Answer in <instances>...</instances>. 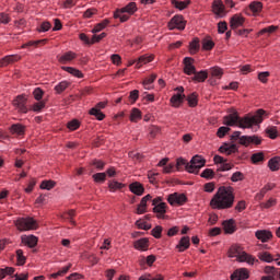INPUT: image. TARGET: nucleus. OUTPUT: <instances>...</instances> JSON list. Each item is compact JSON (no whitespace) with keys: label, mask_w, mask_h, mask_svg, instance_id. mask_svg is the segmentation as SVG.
<instances>
[{"label":"nucleus","mask_w":280,"mask_h":280,"mask_svg":"<svg viewBox=\"0 0 280 280\" xmlns=\"http://www.w3.org/2000/svg\"><path fill=\"white\" fill-rule=\"evenodd\" d=\"M235 205V188L232 186H220L210 200V208L214 211H226Z\"/></svg>","instance_id":"nucleus-1"},{"label":"nucleus","mask_w":280,"mask_h":280,"mask_svg":"<svg viewBox=\"0 0 280 280\" xmlns=\"http://www.w3.org/2000/svg\"><path fill=\"white\" fill-rule=\"evenodd\" d=\"M264 117H266V110L262 108L257 109L253 116L250 114L243 117L238 116L237 128L246 130L253 128V126H259L264 122Z\"/></svg>","instance_id":"nucleus-2"},{"label":"nucleus","mask_w":280,"mask_h":280,"mask_svg":"<svg viewBox=\"0 0 280 280\" xmlns=\"http://www.w3.org/2000/svg\"><path fill=\"white\" fill-rule=\"evenodd\" d=\"M138 10L137 2H129L127 5L114 11V19H119L121 23H126L130 21V16L135 15Z\"/></svg>","instance_id":"nucleus-3"},{"label":"nucleus","mask_w":280,"mask_h":280,"mask_svg":"<svg viewBox=\"0 0 280 280\" xmlns=\"http://www.w3.org/2000/svg\"><path fill=\"white\" fill-rule=\"evenodd\" d=\"M14 225L21 233L25 231H36L38 229V222L32 217L18 218L14 221Z\"/></svg>","instance_id":"nucleus-4"},{"label":"nucleus","mask_w":280,"mask_h":280,"mask_svg":"<svg viewBox=\"0 0 280 280\" xmlns=\"http://www.w3.org/2000/svg\"><path fill=\"white\" fill-rule=\"evenodd\" d=\"M205 165H207V160H205L202 155H195L190 160V164L186 165V171H188L189 174H198Z\"/></svg>","instance_id":"nucleus-5"},{"label":"nucleus","mask_w":280,"mask_h":280,"mask_svg":"<svg viewBox=\"0 0 280 280\" xmlns=\"http://www.w3.org/2000/svg\"><path fill=\"white\" fill-rule=\"evenodd\" d=\"M153 213H156L158 220H163L167 213V203L163 202V197H155L152 200Z\"/></svg>","instance_id":"nucleus-6"},{"label":"nucleus","mask_w":280,"mask_h":280,"mask_svg":"<svg viewBox=\"0 0 280 280\" xmlns=\"http://www.w3.org/2000/svg\"><path fill=\"white\" fill-rule=\"evenodd\" d=\"M166 200L171 207H183V205H187L188 198L185 194L173 192L167 196Z\"/></svg>","instance_id":"nucleus-7"},{"label":"nucleus","mask_w":280,"mask_h":280,"mask_svg":"<svg viewBox=\"0 0 280 280\" xmlns=\"http://www.w3.org/2000/svg\"><path fill=\"white\" fill-rule=\"evenodd\" d=\"M185 27H187V21H185L183 15H175L167 23V28L170 31L178 30L179 32H183Z\"/></svg>","instance_id":"nucleus-8"},{"label":"nucleus","mask_w":280,"mask_h":280,"mask_svg":"<svg viewBox=\"0 0 280 280\" xmlns=\"http://www.w3.org/2000/svg\"><path fill=\"white\" fill-rule=\"evenodd\" d=\"M211 12L215 19H224L226 16V7L222 0H213L211 5Z\"/></svg>","instance_id":"nucleus-9"},{"label":"nucleus","mask_w":280,"mask_h":280,"mask_svg":"<svg viewBox=\"0 0 280 280\" xmlns=\"http://www.w3.org/2000/svg\"><path fill=\"white\" fill-rule=\"evenodd\" d=\"M175 91H178L179 93L174 94L170 98V103L173 108H180V106L183 105V102H185V88L177 86L175 88Z\"/></svg>","instance_id":"nucleus-10"},{"label":"nucleus","mask_w":280,"mask_h":280,"mask_svg":"<svg viewBox=\"0 0 280 280\" xmlns=\"http://www.w3.org/2000/svg\"><path fill=\"white\" fill-rule=\"evenodd\" d=\"M15 110H18V113H23V114H27L28 109H27V97H25V94H20L18 95L13 102H12Z\"/></svg>","instance_id":"nucleus-11"},{"label":"nucleus","mask_w":280,"mask_h":280,"mask_svg":"<svg viewBox=\"0 0 280 280\" xmlns=\"http://www.w3.org/2000/svg\"><path fill=\"white\" fill-rule=\"evenodd\" d=\"M240 121V113L236 112L235 108H232L230 110V114L223 117V125L224 126H236L237 128V124Z\"/></svg>","instance_id":"nucleus-12"},{"label":"nucleus","mask_w":280,"mask_h":280,"mask_svg":"<svg viewBox=\"0 0 280 280\" xmlns=\"http://www.w3.org/2000/svg\"><path fill=\"white\" fill-rule=\"evenodd\" d=\"M240 145H244V148H248V145H261V138L259 136H242L238 141Z\"/></svg>","instance_id":"nucleus-13"},{"label":"nucleus","mask_w":280,"mask_h":280,"mask_svg":"<svg viewBox=\"0 0 280 280\" xmlns=\"http://www.w3.org/2000/svg\"><path fill=\"white\" fill-rule=\"evenodd\" d=\"M244 23H246V18L244 15L236 13L230 19V27L235 31L238 27H244Z\"/></svg>","instance_id":"nucleus-14"},{"label":"nucleus","mask_w":280,"mask_h":280,"mask_svg":"<svg viewBox=\"0 0 280 280\" xmlns=\"http://www.w3.org/2000/svg\"><path fill=\"white\" fill-rule=\"evenodd\" d=\"M194 62H196L194 60V58L191 57H185L183 60V65H184V73L185 75H194V73H196V66H194Z\"/></svg>","instance_id":"nucleus-15"},{"label":"nucleus","mask_w":280,"mask_h":280,"mask_svg":"<svg viewBox=\"0 0 280 280\" xmlns=\"http://www.w3.org/2000/svg\"><path fill=\"white\" fill-rule=\"evenodd\" d=\"M21 244H23V246H27V248H36V246H38V237L34 234L22 235Z\"/></svg>","instance_id":"nucleus-16"},{"label":"nucleus","mask_w":280,"mask_h":280,"mask_svg":"<svg viewBox=\"0 0 280 280\" xmlns=\"http://www.w3.org/2000/svg\"><path fill=\"white\" fill-rule=\"evenodd\" d=\"M133 248L140 250V253H145L150 250V238L142 237L133 242Z\"/></svg>","instance_id":"nucleus-17"},{"label":"nucleus","mask_w":280,"mask_h":280,"mask_svg":"<svg viewBox=\"0 0 280 280\" xmlns=\"http://www.w3.org/2000/svg\"><path fill=\"white\" fill-rule=\"evenodd\" d=\"M22 59L21 55H8L0 59V68L9 67V65H14L15 62H20Z\"/></svg>","instance_id":"nucleus-18"},{"label":"nucleus","mask_w":280,"mask_h":280,"mask_svg":"<svg viewBox=\"0 0 280 280\" xmlns=\"http://www.w3.org/2000/svg\"><path fill=\"white\" fill-rule=\"evenodd\" d=\"M219 152L221 154H225V156H231V154H237V152H240V149H237V144H235V143H233V144L223 143L219 148Z\"/></svg>","instance_id":"nucleus-19"},{"label":"nucleus","mask_w":280,"mask_h":280,"mask_svg":"<svg viewBox=\"0 0 280 280\" xmlns=\"http://www.w3.org/2000/svg\"><path fill=\"white\" fill-rule=\"evenodd\" d=\"M222 226L225 235H233L237 231V224L234 219L224 220Z\"/></svg>","instance_id":"nucleus-20"},{"label":"nucleus","mask_w":280,"mask_h":280,"mask_svg":"<svg viewBox=\"0 0 280 280\" xmlns=\"http://www.w3.org/2000/svg\"><path fill=\"white\" fill-rule=\"evenodd\" d=\"M75 58H78V54L74 51H67L63 55L57 57V60L59 62V65H69V62H73V60H75Z\"/></svg>","instance_id":"nucleus-21"},{"label":"nucleus","mask_w":280,"mask_h":280,"mask_svg":"<svg viewBox=\"0 0 280 280\" xmlns=\"http://www.w3.org/2000/svg\"><path fill=\"white\" fill-rule=\"evenodd\" d=\"M249 277H250V271H248L247 268H240V269H236L231 275V280H246V279H249Z\"/></svg>","instance_id":"nucleus-22"},{"label":"nucleus","mask_w":280,"mask_h":280,"mask_svg":"<svg viewBox=\"0 0 280 280\" xmlns=\"http://www.w3.org/2000/svg\"><path fill=\"white\" fill-rule=\"evenodd\" d=\"M149 200H152V195H145L140 203L137 207V215H143V213H148V202Z\"/></svg>","instance_id":"nucleus-23"},{"label":"nucleus","mask_w":280,"mask_h":280,"mask_svg":"<svg viewBox=\"0 0 280 280\" xmlns=\"http://www.w3.org/2000/svg\"><path fill=\"white\" fill-rule=\"evenodd\" d=\"M194 77H191V82H194L195 84H200L202 82H207V79L209 78V71L207 70H200L195 71V73L192 74Z\"/></svg>","instance_id":"nucleus-24"},{"label":"nucleus","mask_w":280,"mask_h":280,"mask_svg":"<svg viewBox=\"0 0 280 280\" xmlns=\"http://www.w3.org/2000/svg\"><path fill=\"white\" fill-rule=\"evenodd\" d=\"M236 261L240 264H248L249 266H255V261H257V258H255L253 255L246 253L245 250L241 252V255L238 258H236Z\"/></svg>","instance_id":"nucleus-25"},{"label":"nucleus","mask_w":280,"mask_h":280,"mask_svg":"<svg viewBox=\"0 0 280 280\" xmlns=\"http://www.w3.org/2000/svg\"><path fill=\"white\" fill-rule=\"evenodd\" d=\"M129 191L135 196H143L145 194V187L140 182H133L129 184Z\"/></svg>","instance_id":"nucleus-26"},{"label":"nucleus","mask_w":280,"mask_h":280,"mask_svg":"<svg viewBox=\"0 0 280 280\" xmlns=\"http://www.w3.org/2000/svg\"><path fill=\"white\" fill-rule=\"evenodd\" d=\"M255 237H257L262 244L270 242L272 238V232L270 230H258L255 232Z\"/></svg>","instance_id":"nucleus-27"},{"label":"nucleus","mask_w":280,"mask_h":280,"mask_svg":"<svg viewBox=\"0 0 280 280\" xmlns=\"http://www.w3.org/2000/svg\"><path fill=\"white\" fill-rule=\"evenodd\" d=\"M253 16H259L264 11V3L260 1H252L248 5Z\"/></svg>","instance_id":"nucleus-28"},{"label":"nucleus","mask_w":280,"mask_h":280,"mask_svg":"<svg viewBox=\"0 0 280 280\" xmlns=\"http://www.w3.org/2000/svg\"><path fill=\"white\" fill-rule=\"evenodd\" d=\"M243 250H244V247H242L240 244H234L229 248L228 257H230V259H233L235 257L236 259H238Z\"/></svg>","instance_id":"nucleus-29"},{"label":"nucleus","mask_w":280,"mask_h":280,"mask_svg":"<svg viewBox=\"0 0 280 280\" xmlns=\"http://www.w3.org/2000/svg\"><path fill=\"white\" fill-rule=\"evenodd\" d=\"M189 246H191L189 236H183L175 248L178 253H185V250H188Z\"/></svg>","instance_id":"nucleus-30"},{"label":"nucleus","mask_w":280,"mask_h":280,"mask_svg":"<svg viewBox=\"0 0 280 280\" xmlns=\"http://www.w3.org/2000/svg\"><path fill=\"white\" fill-rule=\"evenodd\" d=\"M154 60V54H144L137 59L136 69H141L143 65H148Z\"/></svg>","instance_id":"nucleus-31"},{"label":"nucleus","mask_w":280,"mask_h":280,"mask_svg":"<svg viewBox=\"0 0 280 280\" xmlns=\"http://www.w3.org/2000/svg\"><path fill=\"white\" fill-rule=\"evenodd\" d=\"M258 259H260V261H265L266 264H272V261L280 260V254H278L277 258H275L269 252H262L258 255Z\"/></svg>","instance_id":"nucleus-32"},{"label":"nucleus","mask_w":280,"mask_h":280,"mask_svg":"<svg viewBox=\"0 0 280 280\" xmlns=\"http://www.w3.org/2000/svg\"><path fill=\"white\" fill-rule=\"evenodd\" d=\"M267 166L269 167L270 172H279V170H280V156L276 155V156L271 158L268 161Z\"/></svg>","instance_id":"nucleus-33"},{"label":"nucleus","mask_w":280,"mask_h":280,"mask_svg":"<svg viewBox=\"0 0 280 280\" xmlns=\"http://www.w3.org/2000/svg\"><path fill=\"white\" fill-rule=\"evenodd\" d=\"M9 131L12 135H18V137H23L25 135V126L22 124H13L10 128Z\"/></svg>","instance_id":"nucleus-34"},{"label":"nucleus","mask_w":280,"mask_h":280,"mask_svg":"<svg viewBox=\"0 0 280 280\" xmlns=\"http://www.w3.org/2000/svg\"><path fill=\"white\" fill-rule=\"evenodd\" d=\"M189 54L191 56H196L198 51H200V38L195 37L190 43H189Z\"/></svg>","instance_id":"nucleus-35"},{"label":"nucleus","mask_w":280,"mask_h":280,"mask_svg":"<svg viewBox=\"0 0 280 280\" xmlns=\"http://www.w3.org/2000/svg\"><path fill=\"white\" fill-rule=\"evenodd\" d=\"M61 69L62 71L70 73V75H73V78H79V79L84 78V73H82L78 68L62 66Z\"/></svg>","instance_id":"nucleus-36"},{"label":"nucleus","mask_w":280,"mask_h":280,"mask_svg":"<svg viewBox=\"0 0 280 280\" xmlns=\"http://www.w3.org/2000/svg\"><path fill=\"white\" fill-rule=\"evenodd\" d=\"M15 257H16V266H25L27 264V256H25V253L23 249L15 250Z\"/></svg>","instance_id":"nucleus-37"},{"label":"nucleus","mask_w":280,"mask_h":280,"mask_svg":"<svg viewBox=\"0 0 280 280\" xmlns=\"http://www.w3.org/2000/svg\"><path fill=\"white\" fill-rule=\"evenodd\" d=\"M142 118V113L141 109L135 107L131 109L130 116H129V120L132 124H137L138 121H141Z\"/></svg>","instance_id":"nucleus-38"},{"label":"nucleus","mask_w":280,"mask_h":280,"mask_svg":"<svg viewBox=\"0 0 280 280\" xmlns=\"http://www.w3.org/2000/svg\"><path fill=\"white\" fill-rule=\"evenodd\" d=\"M72 264H68L66 267H62L59 271L55 273H50L48 277L49 279H58V277H65L69 270H71Z\"/></svg>","instance_id":"nucleus-39"},{"label":"nucleus","mask_w":280,"mask_h":280,"mask_svg":"<svg viewBox=\"0 0 280 280\" xmlns=\"http://www.w3.org/2000/svg\"><path fill=\"white\" fill-rule=\"evenodd\" d=\"M89 115H91L92 117H95L97 121H104L106 119V114H104L101 109H97L95 107H92L89 110Z\"/></svg>","instance_id":"nucleus-40"},{"label":"nucleus","mask_w":280,"mask_h":280,"mask_svg":"<svg viewBox=\"0 0 280 280\" xmlns=\"http://www.w3.org/2000/svg\"><path fill=\"white\" fill-rule=\"evenodd\" d=\"M189 108H196L198 106V92H192L186 97Z\"/></svg>","instance_id":"nucleus-41"},{"label":"nucleus","mask_w":280,"mask_h":280,"mask_svg":"<svg viewBox=\"0 0 280 280\" xmlns=\"http://www.w3.org/2000/svg\"><path fill=\"white\" fill-rule=\"evenodd\" d=\"M201 45H202L203 51H211V49H213V47H215V42H213V39H211V37H206L202 39Z\"/></svg>","instance_id":"nucleus-42"},{"label":"nucleus","mask_w":280,"mask_h":280,"mask_svg":"<svg viewBox=\"0 0 280 280\" xmlns=\"http://www.w3.org/2000/svg\"><path fill=\"white\" fill-rule=\"evenodd\" d=\"M210 75L212 78H217V80H222V75H224V69L219 66H214L210 68Z\"/></svg>","instance_id":"nucleus-43"},{"label":"nucleus","mask_w":280,"mask_h":280,"mask_svg":"<svg viewBox=\"0 0 280 280\" xmlns=\"http://www.w3.org/2000/svg\"><path fill=\"white\" fill-rule=\"evenodd\" d=\"M71 86V82L69 81H61L55 86V93L57 95H61V93H65V90Z\"/></svg>","instance_id":"nucleus-44"},{"label":"nucleus","mask_w":280,"mask_h":280,"mask_svg":"<svg viewBox=\"0 0 280 280\" xmlns=\"http://www.w3.org/2000/svg\"><path fill=\"white\" fill-rule=\"evenodd\" d=\"M110 25V21L108 19L103 20L101 23H97L94 28L92 30V34H97L102 32V30H106Z\"/></svg>","instance_id":"nucleus-45"},{"label":"nucleus","mask_w":280,"mask_h":280,"mask_svg":"<svg viewBox=\"0 0 280 280\" xmlns=\"http://www.w3.org/2000/svg\"><path fill=\"white\" fill-rule=\"evenodd\" d=\"M38 45H47V39L30 40L21 46V49H27V47H38Z\"/></svg>","instance_id":"nucleus-46"},{"label":"nucleus","mask_w":280,"mask_h":280,"mask_svg":"<svg viewBox=\"0 0 280 280\" xmlns=\"http://www.w3.org/2000/svg\"><path fill=\"white\" fill-rule=\"evenodd\" d=\"M124 187H126V184H124V183H119L117 180L108 182V189L112 192H115L119 189H124Z\"/></svg>","instance_id":"nucleus-47"},{"label":"nucleus","mask_w":280,"mask_h":280,"mask_svg":"<svg viewBox=\"0 0 280 280\" xmlns=\"http://www.w3.org/2000/svg\"><path fill=\"white\" fill-rule=\"evenodd\" d=\"M265 159H266V155L264 154V152H257V153L252 154L250 162L254 165H257L258 163H264Z\"/></svg>","instance_id":"nucleus-48"},{"label":"nucleus","mask_w":280,"mask_h":280,"mask_svg":"<svg viewBox=\"0 0 280 280\" xmlns=\"http://www.w3.org/2000/svg\"><path fill=\"white\" fill-rule=\"evenodd\" d=\"M14 272H15L14 267H5L0 269V280L5 279V277H12Z\"/></svg>","instance_id":"nucleus-49"},{"label":"nucleus","mask_w":280,"mask_h":280,"mask_svg":"<svg viewBox=\"0 0 280 280\" xmlns=\"http://www.w3.org/2000/svg\"><path fill=\"white\" fill-rule=\"evenodd\" d=\"M171 3L177 10H187V7H189L191 4V0L175 1V2H171Z\"/></svg>","instance_id":"nucleus-50"},{"label":"nucleus","mask_w":280,"mask_h":280,"mask_svg":"<svg viewBox=\"0 0 280 280\" xmlns=\"http://www.w3.org/2000/svg\"><path fill=\"white\" fill-rule=\"evenodd\" d=\"M277 30H279V26H276V25H270V26H267L262 30H260L258 33H257V36H264V34H275V32H277Z\"/></svg>","instance_id":"nucleus-51"},{"label":"nucleus","mask_w":280,"mask_h":280,"mask_svg":"<svg viewBox=\"0 0 280 280\" xmlns=\"http://www.w3.org/2000/svg\"><path fill=\"white\" fill-rule=\"evenodd\" d=\"M56 187V182L49 179V180H43L39 185V189H46L47 191H51Z\"/></svg>","instance_id":"nucleus-52"},{"label":"nucleus","mask_w":280,"mask_h":280,"mask_svg":"<svg viewBox=\"0 0 280 280\" xmlns=\"http://www.w3.org/2000/svg\"><path fill=\"white\" fill-rule=\"evenodd\" d=\"M90 165H92L98 172H102L106 167V162L102 160L94 159L91 161Z\"/></svg>","instance_id":"nucleus-53"},{"label":"nucleus","mask_w":280,"mask_h":280,"mask_svg":"<svg viewBox=\"0 0 280 280\" xmlns=\"http://www.w3.org/2000/svg\"><path fill=\"white\" fill-rule=\"evenodd\" d=\"M154 261H156V256L154 255H149L145 257H142L139 260L140 266L147 262V266L152 267L154 265Z\"/></svg>","instance_id":"nucleus-54"},{"label":"nucleus","mask_w":280,"mask_h":280,"mask_svg":"<svg viewBox=\"0 0 280 280\" xmlns=\"http://www.w3.org/2000/svg\"><path fill=\"white\" fill-rule=\"evenodd\" d=\"M158 75L156 73H152L150 77L145 78L143 81H142V84L144 86V89H147L148 91H150V84H154V81L156 80Z\"/></svg>","instance_id":"nucleus-55"},{"label":"nucleus","mask_w":280,"mask_h":280,"mask_svg":"<svg viewBox=\"0 0 280 280\" xmlns=\"http://www.w3.org/2000/svg\"><path fill=\"white\" fill-rule=\"evenodd\" d=\"M267 137H269V139H277L279 137V131L277 130V127L275 126H271V127H268L266 130H265Z\"/></svg>","instance_id":"nucleus-56"},{"label":"nucleus","mask_w":280,"mask_h":280,"mask_svg":"<svg viewBox=\"0 0 280 280\" xmlns=\"http://www.w3.org/2000/svg\"><path fill=\"white\" fill-rule=\"evenodd\" d=\"M151 235L155 240H161V237L163 236V226L156 225L155 228H153L151 230Z\"/></svg>","instance_id":"nucleus-57"},{"label":"nucleus","mask_w":280,"mask_h":280,"mask_svg":"<svg viewBox=\"0 0 280 280\" xmlns=\"http://www.w3.org/2000/svg\"><path fill=\"white\" fill-rule=\"evenodd\" d=\"M136 226L142 231H150L152 229V224L139 219L136 221Z\"/></svg>","instance_id":"nucleus-58"},{"label":"nucleus","mask_w":280,"mask_h":280,"mask_svg":"<svg viewBox=\"0 0 280 280\" xmlns=\"http://www.w3.org/2000/svg\"><path fill=\"white\" fill-rule=\"evenodd\" d=\"M61 218H63V220H70L71 224H75V221L73 220V218H75V210L71 209L67 212H63Z\"/></svg>","instance_id":"nucleus-59"},{"label":"nucleus","mask_w":280,"mask_h":280,"mask_svg":"<svg viewBox=\"0 0 280 280\" xmlns=\"http://www.w3.org/2000/svg\"><path fill=\"white\" fill-rule=\"evenodd\" d=\"M201 178H206V180H211L215 176V172H213L212 168H206L203 172L200 174Z\"/></svg>","instance_id":"nucleus-60"},{"label":"nucleus","mask_w":280,"mask_h":280,"mask_svg":"<svg viewBox=\"0 0 280 280\" xmlns=\"http://www.w3.org/2000/svg\"><path fill=\"white\" fill-rule=\"evenodd\" d=\"M149 135L152 139H156L158 135H161V127L156 126V125H151L149 127Z\"/></svg>","instance_id":"nucleus-61"},{"label":"nucleus","mask_w":280,"mask_h":280,"mask_svg":"<svg viewBox=\"0 0 280 280\" xmlns=\"http://www.w3.org/2000/svg\"><path fill=\"white\" fill-rule=\"evenodd\" d=\"M67 128L68 130H70L71 132L78 130V128H80V120L78 119H72L70 121L67 122Z\"/></svg>","instance_id":"nucleus-62"},{"label":"nucleus","mask_w":280,"mask_h":280,"mask_svg":"<svg viewBox=\"0 0 280 280\" xmlns=\"http://www.w3.org/2000/svg\"><path fill=\"white\" fill-rule=\"evenodd\" d=\"M277 206L276 198H269L266 202L260 203V209H270Z\"/></svg>","instance_id":"nucleus-63"},{"label":"nucleus","mask_w":280,"mask_h":280,"mask_svg":"<svg viewBox=\"0 0 280 280\" xmlns=\"http://www.w3.org/2000/svg\"><path fill=\"white\" fill-rule=\"evenodd\" d=\"M92 178L94 183H106V173H95Z\"/></svg>","instance_id":"nucleus-64"}]
</instances>
